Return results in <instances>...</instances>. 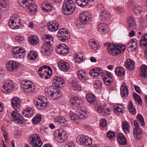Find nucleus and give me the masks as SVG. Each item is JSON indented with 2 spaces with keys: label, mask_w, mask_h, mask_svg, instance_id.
I'll return each mask as SVG.
<instances>
[{
  "label": "nucleus",
  "mask_w": 147,
  "mask_h": 147,
  "mask_svg": "<svg viewBox=\"0 0 147 147\" xmlns=\"http://www.w3.org/2000/svg\"><path fill=\"white\" fill-rule=\"evenodd\" d=\"M31 82H28V80L26 81H22L21 83V86L23 91L25 92L30 93L34 92L35 87L33 85H32Z\"/></svg>",
  "instance_id": "10"
},
{
  "label": "nucleus",
  "mask_w": 147,
  "mask_h": 147,
  "mask_svg": "<svg viewBox=\"0 0 147 147\" xmlns=\"http://www.w3.org/2000/svg\"><path fill=\"white\" fill-rule=\"evenodd\" d=\"M116 133L113 131H109L107 133V136L108 139L111 140H113L115 137Z\"/></svg>",
  "instance_id": "58"
},
{
  "label": "nucleus",
  "mask_w": 147,
  "mask_h": 147,
  "mask_svg": "<svg viewBox=\"0 0 147 147\" xmlns=\"http://www.w3.org/2000/svg\"><path fill=\"white\" fill-rule=\"evenodd\" d=\"M110 17V13L106 11L103 10L100 13V18L103 21L108 20Z\"/></svg>",
  "instance_id": "29"
},
{
  "label": "nucleus",
  "mask_w": 147,
  "mask_h": 147,
  "mask_svg": "<svg viewBox=\"0 0 147 147\" xmlns=\"http://www.w3.org/2000/svg\"><path fill=\"white\" fill-rule=\"evenodd\" d=\"M54 91H55V90L53 87L51 86H49L45 90V94L47 96L50 98L51 96L54 92Z\"/></svg>",
  "instance_id": "37"
},
{
  "label": "nucleus",
  "mask_w": 147,
  "mask_h": 147,
  "mask_svg": "<svg viewBox=\"0 0 147 147\" xmlns=\"http://www.w3.org/2000/svg\"><path fill=\"white\" fill-rule=\"evenodd\" d=\"M47 25L48 29L50 31H55L59 28V23L57 22H55L51 24L50 22H49Z\"/></svg>",
  "instance_id": "25"
},
{
  "label": "nucleus",
  "mask_w": 147,
  "mask_h": 147,
  "mask_svg": "<svg viewBox=\"0 0 147 147\" xmlns=\"http://www.w3.org/2000/svg\"><path fill=\"white\" fill-rule=\"evenodd\" d=\"M86 97L89 103L92 105L96 104V96L93 94L89 93L87 94Z\"/></svg>",
  "instance_id": "27"
},
{
  "label": "nucleus",
  "mask_w": 147,
  "mask_h": 147,
  "mask_svg": "<svg viewBox=\"0 0 147 147\" xmlns=\"http://www.w3.org/2000/svg\"><path fill=\"white\" fill-rule=\"evenodd\" d=\"M77 114L74 113L70 116V119L73 121L76 120L79 118L81 119H84L86 118L88 116L87 113L83 111V109L80 108V110L77 111Z\"/></svg>",
  "instance_id": "8"
},
{
  "label": "nucleus",
  "mask_w": 147,
  "mask_h": 147,
  "mask_svg": "<svg viewBox=\"0 0 147 147\" xmlns=\"http://www.w3.org/2000/svg\"><path fill=\"white\" fill-rule=\"evenodd\" d=\"M28 40L30 44L33 45L38 44L39 41L38 37L34 35L30 36L28 38Z\"/></svg>",
  "instance_id": "34"
},
{
  "label": "nucleus",
  "mask_w": 147,
  "mask_h": 147,
  "mask_svg": "<svg viewBox=\"0 0 147 147\" xmlns=\"http://www.w3.org/2000/svg\"><path fill=\"white\" fill-rule=\"evenodd\" d=\"M121 94L122 97H126L129 94L128 88L126 85H122L120 88Z\"/></svg>",
  "instance_id": "31"
},
{
  "label": "nucleus",
  "mask_w": 147,
  "mask_h": 147,
  "mask_svg": "<svg viewBox=\"0 0 147 147\" xmlns=\"http://www.w3.org/2000/svg\"><path fill=\"white\" fill-rule=\"evenodd\" d=\"M53 40L52 39L50 40V41L49 42H44V44L47 48V49L50 48L51 47H52V44H53Z\"/></svg>",
  "instance_id": "61"
},
{
  "label": "nucleus",
  "mask_w": 147,
  "mask_h": 147,
  "mask_svg": "<svg viewBox=\"0 0 147 147\" xmlns=\"http://www.w3.org/2000/svg\"><path fill=\"white\" fill-rule=\"evenodd\" d=\"M137 118L139 120L142 126L144 125L145 123L144 119L142 116L141 115L138 114L137 116Z\"/></svg>",
  "instance_id": "59"
},
{
  "label": "nucleus",
  "mask_w": 147,
  "mask_h": 147,
  "mask_svg": "<svg viewBox=\"0 0 147 147\" xmlns=\"http://www.w3.org/2000/svg\"><path fill=\"white\" fill-rule=\"evenodd\" d=\"M38 55L37 52L32 51L29 52L27 55V57L29 59L34 60L37 58Z\"/></svg>",
  "instance_id": "43"
},
{
  "label": "nucleus",
  "mask_w": 147,
  "mask_h": 147,
  "mask_svg": "<svg viewBox=\"0 0 147 147\" xmlns=\"http://www.w3.org/2000/svg\"><path fill=\"white\" fill-rule=\"evenodd\" d=\"M98 30L100 32H105L107 31L108 26L107 25L104 23H101L98 25Z\"/></svg>",
  "instance_id": "44"
},
{
  "label": "nucleus",
  "mask_w": 147,
  "mask_h": 147,
  "mask_svg": "<svg viewBox=\"0 0 147 147\" xmlns=\"http://www.w3.org/2000/svg\"><path fill=\"white\" fill-rule=\"evenodd\" d=\"M88 44L90 47L93 50L96 49L98 46V45L96 44L95 41L93 39L90 40Z\"/></svg>",
  "instance_id": "46"
},
{
  "label": "nucleus",
  "mask_w": 147,
  "mask_h": 147,
  "mask_svg": "<svg viewBox=\"0 0 147 147\" xmlns=\"http://www.w3.org/2000/svg\"><path fill=\"white\" fill-rule=\"evenodd\" d=\"M135 62L131 59H128L125 61V66L127 69L129 71H132L134 68Z\"/></svg>",
  "instance_id": "22"
},
{
  "label": "nucleus",
  "mask_w": 147,
  "mask_h": 147,
  "mask_svg": "<svg viewBox=\"0 0 147 147\" xmlns=\"http://www.w3.org/2000/svg\"><path fill=\"white\" fill-rule=\"evenodd\" d=\"M140 75L144 78H147V66L143 65L141 66Z\"/></svg>",
  "instance_id": "42"
},
{
  "label": "nucleus",
  "mask_w": 147,
  "mask_h": 147,
  "mask_svg": "<svg viewBox=\"0 0 147 147\" xmlns=\"http://www.w3.org/2000/svg\"><path fill=\"white\" fill-rule=\"evenodd\" d=\"M40 139L39 136L38 135L34 134L29 137V142L31 146L34 145V146H36V145H34V144L37 142L38 140H40Z\"/></svg>",
  "instance_id": "21"
},
{
  "label": "nucleus",
  "mask_w": 147,
  "mask_h": 147,
  "mask_svg": "<svg viewBox=\"0 0 147 147\" xmlns=\"http://www.w3.org/2000/svg\"><path fill=\"white\" fill-rule=\"evenodd\" d=\"M41 120V117L39 114L36 115L32 119V122L34 124H36L40 122Z\"/></svg>",
  "instance_id": "55"
},
{
  "label": "nucleus",
  "mask_w": 147,
  "mask_h": 147,
  "mask_svg": "<svg viewBox=\"0 0 147 147\" xmlns=\"http://www.w3.org/2000/svg\"><path fill=\"white\" fill-rule=\"evenodd\" d=\"M39 74L42 78H44L45 80L48 79L50 76L49 73L46 70H44L42 73H39Z\"/></svg>",
  "instance_id": "52"
},
{
  "label": "nucleus",
  "mask_w": 147,
  "mask_h": 147,
  "mask_svg": "<svg viewBox=\"0 0 147 147\" xmlns=\"http://www.w3.org/2000/svg\"><path fill=\"white\" fill-rule=\"evenodd\" d=\"M53 86L57 88L61 87V85L64 84L65 82L63 79L59 76H56L54 78L53 81Z\"/></svg>",
  "instance_id": "18"
},
{
  "label": "nucleus",
  "mask_w": 147,
  "mask_h": 147,
  "mask_svg": "<svg viewBox=\"0 0 147 147\" xmlns=\"http://www.w3.org/2000/svg\"><path fill=\"white\" fill-rule=\"evenodd\" d=\"M134 98L136 101L140 105L142 104V100L140 96L137 93H134Z\"/></svg>",
  "instance_id": "57"
},
{
  "label": "nucleus",
  "mask_w": 147,
  "mask_h": 147,
  "mask_svg": "<svg viewBox=\"0 0 147 147\" xmlns=\"http://www.w3.org/2000/svg\"><path fill=\"white\" fill-rule=\"evenodd\" d=\"M57 36L60 41L65 42L70 38L69 31L66 28H61L58 31Z\"/></svg>",
  "instance_id": "7"
},
{
  "label": "nucleus",
  "mask_w": 147,
  "mask_h": 147,
  "mask_svg": "<svg viewBox=\"0 0 147 147\" xmlns=\"http://www.w3.org/2000/svg\"><path fill=\"white\" fill-rule=\"evenodd\" d=\"M56 140L58 142L62 143L67 139V136L66 131L63 129L56 130L54 133Z\"/></svg>",
  "instance_id": "3"
},
{
  "label": "nucleus",
  "mask_w": 147,
  "mask_h": 147,
  "mask_svg": "<svg viewBox=\"0 0 147 147\" xmlns=\"http://www.w3.org/2000/svg\"><path fill=\"white\" fill-rule=\"evenodd\" d=\"M12 54L14 58H22L26 55L24 49L22 47H14L12 51Z\"/></svg>",
  "instance_id": "9"
},
{
  "label": "nucleus",
  "mask_w": 147,
  "mask_h": 147,
  "mask_svg": "<svg viewBox=\"0 0 147 147\" xmlns=\"http://www.w3.org/2000/svg\"><path fill=\"white\" fill-rule=\"evenodd\" d=\"M27 8L29 11L33 14L37 11V6L31 2Z\"/></svg>",
  "instance_id": "40"
},
{
  "label": "nucleus",
  "mask_w": 147,
  "mask_h": 147,
  "mask_svg": "<svg viewBox=\"0 0 147 147\" xmlns=\"http://www.w3.org/2000/svg\"><path fill=\"white\" fill-rule=\"evenodd\" d=\"M55 49L58 53L62 55H66L69 51L68 46L64 44L58 45L56 47Z\"/></svg>",
  "instance_id": "14"
},
{
  "label": "nucleus",
  "mask_w": 147,
  "mask_h": 147,
  "mask_svg": "<svg viewBox=\"0 0 147 147\" xmlns=\"http://www.w3.org/2000/svg\"><path fill=\"white\" fill-rule=\"evenodd\" d=\"M53 50V47H51L49 49L46 48L44 50V55L45 56H48L51 53Z\"/></svg>",
  "instance_id": "60"
},
{
  "label": "nucleus",
  "mask_w": 147,
  "mask_h": 147,
  "mask_svg": "<svg viewBox=\"0 0 147 147\" xmlns=\"http://www.w3.org/2000/svg\"><path fill=\"white\" fill-rule=\"evenodd\" d=\"M102 78L103 79L104 82L105 81L108 80H112V76L110 73L107 71L102 75Z\"/></svg>",
  "instance_id": "48"
},
{
  "label": "nucleus",
  "mask_w": 147,
  "mask_h": 147,
  "mask_svg": "<svg viewBox=\"0 0 147 147\" xmlns=\"http://www.w3.org/2000/svg\"><path fill=\"white\" fill-rule=\"evenodd\" d=\"M11 103L12 107L15 109H17L20 107V100L17 97H13L11 99Z\"/></svg>",
  "instance_id": "26"
},
{
  "label": "nucleus",
  "mask_w": 147,
  "mask_h": 147,
  "mask_svg": "<svg viewBox=\"0 0 147 147\" xmlns=\"http://www.w3.org/2000/svg\"><path fill=\"white\" fill-rule=\"evenodd\" d=\"M134 124L135 127L133 131L134 137L136 139H139L141 137L142 134V131L141 129H139V125L137 121H135L134 122Z\"/></svg>",
  "instance_id": "16"
},
{
  "label": "nucleus",
  "mask_w": 147,
  "mask_h": 147,
  "mask_svg": "<svg viewBox=\"0 0 147 147\" xmlns=\"http://www.w3.org/2000/svg\"><path fill=\"white\" fill-rule=\"evenodd\" d=\"M117 140L121 145H126L127 144V140L123 134L118 133L117 136Z\"/></svg>",
  "instance_id": "23"
},
{
  "label": "nucleus",
  "mask_w": 147,
  "mask_h": 147,
  "mask_svg": "<svg viewBox=\"0 0 147 147\" xmlns=\"http://www.w3.org/2000/svg\"><path fill=\"white\" fill-rule=\"evenodd\" d=\"M125 49L126 46L125 45L115 46L111 44H108L107 48L109 53L113 56H116L123 53L125 51Z\"/></svg>",
  "instance_id": "2"
},
{
  "label": "nucleus",
  "mask_w": 147,
  "mask_h": 147,
  "mask_svg": "<svg viewBox=\"0 0 147 147\" xmlns=\"http://www.w3.org/2000/svg\"><path fill=\"white\" fill-rule=\"evenodd\" d=\"M86 72L82 70H79L78 72V75L79 79L84 82L87 80Z\"/></svg>",
  "instance_id": "32"
},
{
  "label": "nucleus",
  "mask_w": 147,
  "mask_h": 147,
  "mask_svg": "<svg viewBox=\"0 0 147 147\" xmlns=\"http://www.w3.org/2000/svg\"><path fill=\"white\" fill-rule=\"evenodd\" d=\"M42 38L43 40H44V42H49L50 41L51 39H52L53 42V38L50 34L44 35L43 36Z\"/></svg>",
  "instance_id": "53"
},
{
  "label": "nucleus",
  "mask_w": 147,
  "mask_h": 147,
  "mask_svg": "<svg viewBox=\"0 0 147 147\" xmlns=\"http://www.w3.org/2000/svg\"><path fill=\"white\" fill-rule=\"evenodd\" d=\"M128 109L129 112L131 114H134L136 113L135 109L133 106V103L131 101H130L129 102Z\"/></svg>",
  "instance_id": "54"
},
{
  "label": "nucleus",
  "mask_w": 147,
  "mask_h": 147,
  "mask_svg": "<svg viewBox=\"0 0 147 147\" xmlns=\"http://www.w3.org/2000/svg\"><path fill=\"white\" fill-rule=\"evenodd\" d=\"M145 47L147 46V34H145L142 37L140 42Z\"/></svg>",
  "instance_id": "50"
},
{
  "label": "nucleus",
  "mask_w": 147,
  "mask_h": 147,
  "mask_svg": "<svg viewBox=\"0 0 147 147\" xmlns=\"http://www.w3.org/2000/svg\"><path fill=\"white\" fill-rule=\"evenodd\" d=\"M107 124V122L105 119H102L100 121V125L102 127H105Z\"/></svg>",
  "instance_id": "62"
},
{
  "label": "nucleus",
  "mask_w": 147,
  "mask_h": 147,
  "mask_svg": "<svg viewBox=\"0 0 147 147\" xmlns=\"http://www.w3.org/2000/svg\"><path fill=\"white\" fill-rule=\"evenodd\" d=\"M91 16L88 12H85L80 15L79 24L81 25L88 23L91 20Z\"/></svg>",
  "instance_id": "11"
},
{
  "label": "nucleus",
  "mask_w": 147,
  "mask_h": 147,
  "mask_svg": "<svg viewBox=\"0 0 147 147\" xmlns=\"http://www.w3.org/2000/svg\"><path fill=\"white\" fill-rule=\"evenodd\" d=\"M125 72V69L121 67H117L115 70V74L119 77H121L124 76Z\"/></svg>",
  "instance_id": "39"
},
{
  "label": "nucleus",
  "mask_w": 147,
  "mask_h": 147,
  "mask_svg": "<svg viewBox=\"0 0 147 147\" xmlns=\"http://www.w3.org/2000/svg\"><path fill=\"white\" fill-rule=\"evenodd\" d=\"M55 122L57 125L62 124L63 125H67V122L66 120L62 117H59L55 118Z\"/></svg>",
  "instance_id": "30"
},
{
  "label": "nucleus",
  "mask_w": 147,
  "mask_h": 147,
  "mask_svg": "<svg viewBox=\"0 0 147 147\" xmlns=\"http://www.w3.org/2000/svg\"><path fill=\"white\" fill-rule=\"evenodd\" d=\"M18 64L17 62L13 61H10L7 62L6 67L8 71H16L18 68Z\"/></svg>",
  "instance_id": "15"
},
{
  "label": "nucleus",
  "mask_w": 147,
  "mask_h": 147,
  "mask_svg": "<svg viewBox=\"0 0 147 147\" xmlns=\"http://www.w3.org/2000/svg\"><path fill=\"white\" fill-rule=\"evenodd\" d=\"M132 8L134 12L136 13H140L142 11V6L138 4H135Z\"/></svg>",
  "instance_id": "49"
},
{
  "label": "nucleus",
  "mask_w": 147,
  "mask_h": 147,
  "mask_svg": "<svg viewBox=\"0 0 147 147\" xmlns=\"http://www.w3.org/2000/svg\"><path fill=\"white\" fill-rule=\"evenodd\" d=\"M83 54L81 52L76 53L74 55L75 61L78 63H81L83 60Z\"/></svg>",
  "instance_id": "36"
},
{
  "label": "nucleus",
  "mask_w": 147,
  "mask_h": 147,
  "mask_svg": "<svg viewBox=\"0 0 147 147\" xmlns=\"http://www.w3.org/2000/svg\"><path fill=\"white\" fill-rule=\"evenodd\" d=\"M62 96V94L60 91L59 90L56 92L55 90L51 96L50 99L54 100H57L61 98Z\"/></svg>",
  "instance_id": "41"
},
{
  "label": "nucleus",
  "mask_w": 147,
  "mask_h": 147,
  "mask_svg": "<svg viewBox=\"0 0 147 147\" xmlns=\"http://www.w3.org/2000/svg\"><path fill=\"white\" fill-rule=\"evenodd\" d=\"M102 82L99 80H96L94 82L93 86L96 89H99L102 86Z\"/></svg>",
  "instance_id": "56"
},
{
  "label": "nucleus",
  "mask_w": 147,
  "mask_h": 147,
  "mask_svg": "<svg viewBox=\"0 0 147 147\" xmlns=\"http://www.w3.org/2000/svg\"><path fill=\"white\" fill-rule=\"evenodd\" d=\"M129 123L126 121H123L122 123V127L123 131L125 133L129 132Z\"/></svg>",
  "instance_id": "51"
},
{
  "label": "nucleus",
  "mask_w": 147,
  "mask_h": 147,
  "mask_svg": "<svg viewBox=\"0 0 147 147\" xmlns=\"http://www.w3.org/2000/svg\"><path fill=\"white\" fill-rule=\"evenodd\" d=\"M33 0H18V2L20 5L24 8L28 7L29 4Z\"/></svg>",
  "instance_id": "35"
},
{
  "label": "nucleus",
  "mask_w": 147,
  "mask_h": 147,
  "mask_svg": "<svg viewBox=\"0 0 147 147\" xmlns=\"http://www.w3.org/2000/svg\"><path fill=\"white\" fill-rule=\"evenodd\" d=\"M80 99L78 97L74 96L71 98L70 102L72 106L76 107L80 105Z\"/></svg>",
  "instance_id": "28"
},
{
  "label": "nucleus",
  "mask_w": 147,
  "mask_h": 147,
  "mask_svg": "<svg viewBox=\"0 0 147 147\" xmlns=\"http://www.w3.org/2000/svg\"><path fill=\"white\" fill-rule=\"evenodd\" d=\"M76 142L79 144L86 146L87 145L89 146L92 142V139L86 136L83 135H80L77 137L76 138Z\"/></svg>",
  "instance_id": "6"
},
{
  "label": "nucleus",
  "mask_w": 147,
  "mask_h": 147,
  "mask_svg": "<svg viewBox=\"0 0 147 147\" xmlns=\"http://www.w3.org/2000/svg\"><path fill=\"white\" fill-rule=\"evenodd\" d=\"M11 115L13 121H16L17 123L20 124H23L24 121L23 117L21 115L17 113V111L15 110L13 111L11 113Z\"/></svg>",
  "instance_id": "13"
},
{
  "label": "nucleus",
  "mask_w": 147,
  "mask_h": 147,
  "mask_svg": "<svg viewBox=\"0 0 147 147\" xmlns=\"http://www.w3.org/2000/svg\"><path fill=\"white\" fill-rule=\"evenodd\" d=\"M21 18L20 16L17 14L12 15L9 23V25L11 29L17 28V27L21 24Z\"/></svg>",
  "instance_id": "5"
},
{
  "label": "nucleus",
  "mask_w": 147,
  "mask_h": 147,
  "mask_svg": "<svg viewBox=\"0 0 147 147\" xmlns=\"http://www.w3.org/2000/svg\"><path fill=\"white\" fill-rule=\"evenodd\" d=\"M127 22L129 30H134L136 27V24L134 19L132 17L127 18Z\"/></svg>",
  "instance_id": "19"
},
{
  "label": "nucleus",
  "mask_w": 147,
  "mask_h": 147,
  "mask_svg": "<svg viewBox=\"0 0 147 147\" xmlns=\"http://www.w3.org/2000/svg\"><path fill=\"white\" fill-rule=\"evenodd\" d=\"M75 1L78 6L82 7L86 6L88 3V0H75Z\"/></svg>",
  "instance_id": "47"
},
{
  "label": "nucleus",
  "mask_w": 147,
  "mask_h": 147,
  "mask_svg": "<svg viewBox=\"0 0 147 147\" xmlns=\"http://www.w3.org/2000/svg\"><path fill=\"white\" fill-rule=\"evenodd\" d=\"M102 70L100 67H96L91 70L89 74L93 77H97L102 75Z\"/></svg>",
  "instance_id": "17"
},
{
  "label": "nucleus",
  "mask_w": 147,
  "mask_h": 147,
  "mask_svg": "<svg viewBox=\"0 0 147 147\" xmlns=\"http://www.w3.org/2000/svg\"><path fill=\"white\" fill-rule=\"evenodd\" d=\"M73 87L74 90L77 92L80 91L81 89V87L78 84H74L73 86Z\"/></svg>",
  "instance_id": "64"
},
{
  "label": "nucleus",
  "mask_w": 147,
  "mask_h": 147,
  "mask_svg": "<svg viewBox=\"0 0 147 147\" xmlns=\"http://www.w3.org/2000/svg\"><path fill=\"white\" fill-rule=\"evenodd\" d=\"M76 6L75 3L71 0H65L63 4L62 11L66 15H71L74 11Z\"/></svg>",
  "instance_id": "1"
},
{
  "label": "nucleus",
  "mask_w": 147,
  "mask_h": 147,
  "mask_svg": "<svg viewBox=\"0 0 147 147\" xmlns=\"http://www.w3.org/2000/svg\"><path fill=\"white\" fill-rule=\"evenodd\" d=\"M58 65L61 70L64 72H67L70 69L69 64L67 62L61 61L58 63Z\"/></svg>",
  "instance_id": "20"
},
{
  "label": "nucleus",
  "mask_w": 147,
  "mask_h": 147,
  "mask_svg": "<svg viewBox=\"0 0 147 147\" xmlns=\"http://www.w3.org/2000/svg\"><path fill=\"white\" fill-rule=\"evenodd\" d=\"M0 5L1 6H2L3 7L5 8L7 7L8 4L6 1L3 0H1L0 2Z\"/></svg>",
  "instance_id": "63"
},
{
  "label": "nucleus",
  "mask_w": 147,
  "mask_h": 147,
  "mask_svg": "<svg viewBox=\"0 0 147 147\" xmlns=\"http://www.w3.org/2000/svg\"><path fill=\"white\" fill-rule=\"evenodd\" d=\"M125 109V107L123 106L120 104L115 106L113 108L115 113L117 115L123 113Z\"/></svg>",
  "instance_id": "24"
},
{
  "label": "nucleus",
  "mask_w": 147,
  "mask_h": 147,
  "mask_svg": "<svg viewBox=\"0 0 147 147\" xmlns=\"http://www.w3.org/2000/svg\"><path fill=\"white\" fill-rule=\"evenodd\" d=\"M137 46V40L136 39L132 38L131 39L129 43L127 45V47L129 48H133L135 49Z\"/></svg>",
  "instance_id": "38"
},
{
  "label": "nucleus",
  "mask_w": 147,
  "mask_h": 147,
  "mask_svg": "<svg viewBox=\"0 0 147 147\" xmlns=\"http://www.w3.org/2000/svg\"><path fill=\"white\" fill-rule=\"evenodd\" d=\"M41 7L42 9L45 11L48 12L52 10L53 8L52 4L46 2H43Z\"/></svg>",
  "instance_id": "33"
},
{
  "label": "nucleus",
  "mask_w": 147,
  "mask_h": 147,
  "mask_svg": "<svg viewBox=\"0 0 147 147\" xmlns=\"http://www.w3.org/2000/svg\"><path fill=\"white\" fill-rule=\"evenodd\" d=\"M34 104L39 109H43L49 105V102L45 97L36 98L34 101Z\"/></svg>",
  "instance_id": "4"
},
{
  "label": "nucleus",
  "mask_w": 147,
  "mask_h": 147,
  "mask_svg": "<svg viewBox=\"0 0 147 147\" xmlns=\"http://www.w3.org/2000/svg\"><path fill=\"white\" fill-rule=\"evenodd\" d=\"M33 113L32 109L30 107L26 108L23 111V114L26 117H29Z\"/></svg>",
  "instance_id": "45"
},
{
  "label": "nucleus",
  "mask_w": 147,
  "mask_h": 147,
  "mask_svg": "<svg viewBox=\"0 0 147 147\" xmlns=\"http://www.w3.org/2000/svg\"><path fill=\"white\" fill-rule=\"evenodd\" d=\"M12 82L9 80H7L5 84L3 86L1 89L2 91L4 93L7 94L11 92L13 88Z\"/></svg>",
  "instance_id": "12"
}]
</instances>
